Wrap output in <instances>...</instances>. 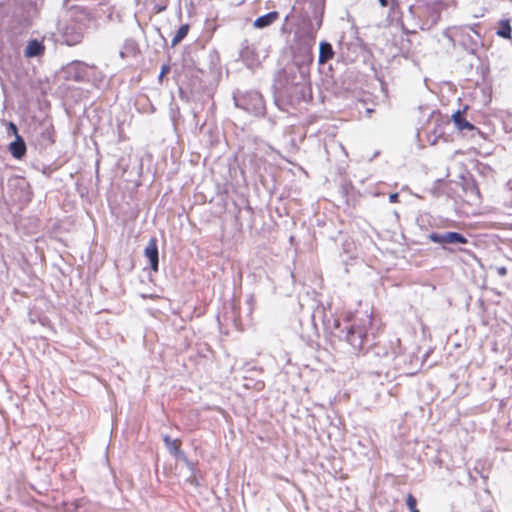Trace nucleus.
<instances>
[{"label": "nucleus", "instance_id": "obj_1", "mask_svg": "<svg viewBox=\"0 0 512 512\" xmlns=\"http://www.w3.org/2000/svg\"><path fill=\"white\" fill-rule=\"evenodd\" d=\"M312 62V54L307 49L301 62L295 60L288 63L277 75L275 87L290 103H298L306 100L310 93L309 64Z\"/></svg>", "mask_w": 512, "mask_h": 512}, {"label": "nucleus", "instance_id": "obj_2", "mask_svg": "<svg viewBox=\"0 0 512 512\" xmlns=\"http://www.w3.org/2000/svg\"><path fill=\"white\" fill-rule=\"evenodd\" d=\"M371 323V315L365 314L361 318L356 317L352 324L345 327L346 331L342 338L352 347L354 353L363 350L368 343V329Z\"/></svg>", "mask_w": 512, "mask_h": 512}, {"label": "nucleus", "instance_id": "obj_3", "mask_svg": "<svg viewBox=\"0 0 512 512\" xmlns=\"http://www.w3.org/2000/svg\"><path fill=\"white\" fill-rule=\"evenodd\" d=\"M445 35L454 46L459 45L471 54L477 51L481 42L480 34L471 26L451 27Z\"/></svg>", "mask_w": 512, "mask_h": 512}, {"label": "nucleus", "instance_id": "obj_4", "mask_svg": "<svg viewBox=\"0 0 512 512\" xmlns=\"http://www.w3.org/2000/svg\"><path fill=\"white\" fill-rule=\"evenodd\" d=\"M235 105L253 115H262L265 104L262 95L257 91H249L240 95H234Z\"/></svg>", "mask_w": 512, "mask_h": 512}, {"label": "nucleus", "instance_id": "obj_5", "mask_svg": "<svg viewBox=\"0 0 512 512\" xmlns=\"http://www.w3.org/2000/svg\"><path fill=\"white\" fill-rule=\"evenodd\" d=\"M418 13L419 17L422 19L420 28L422 30H429L435 26L440 19L441 3L435 1L425 3L418 8Z\"/></svg>", "mask_w": 512, "mask_h": 512}, {"label": "nucleus", "instance_id": "obj_6", "mask_svg": "<svg viewBox=\"0 0 512 512\" xmlns=\"http://www.w3.org/2000/svg\"><path fill=\"white\" fill-rule=\"evenodd\" d=\"M61 40L68 46L79 44L84 35V29L81 24L71 22L60 28Z\"/></svg>", "mask_w": 512, "mask_h": 512}, {"label": "nucleus", "instance_id": "obj_7", "mask_svg": "<svg viewBox=\"0 0 512 512\" xmlns=\"http://www.w3.org/2000/svg\"><path fill=\"white\" fill-rule=\"evenodd\" d=\"M89 71L90 69L88 64L75 61L67 65L65 69L66 79L76 82H85L89 78Z\"/></svg>", "mask_w": 512, "mask_h": 512}, {"label": "nucleus", "instance_id": "obj_8", "mask_svg": "<svg viewBox=\"0 0 512 512\" xmlns=\"http://www.w3.org/2000/svg\"><path fill=\"white\" fill-rule=\"evenodd\" d=\"M429 239L438 244H466L468 242L467 238L458 232L449 231L444 233H431L429 234Z\"/></svg>", "mask_w": 512, "mask_h": 512}, {"label": "nucleus", "instance_id": "obj_9", "mask_svg": "<svg viewBox=\"0 0 512 512\" xmlns=\"http://www.w3.org/2000/svg\"><path fill=\"white\" fill-rule=\"evenodd\" d=\"M323 21V8L315 9L313 11L312 20L310 21L308 30H307V40H308V49L311 50V47L315 40V35L317 31L321 28Z\"/></svg>", "mask_w": 512, "mask_h": 512}, {"label": "nucleus", "instance_id": "obj_10", "mask_svg": "<svg viewBox=\"0 0 512 512\" xmlns=\"http://www.w3.org/2000/svg\"><path fill=\"white\" fill-rule=\"evenodd\" d=\"M463 113H464V111L457 110L456 112L453 113V115L451 117V119L454 122L456 128L459 131L469 130V131H473V132H475L477 134H480L481 133L480 130L477 127H475L472 123L467 121L463 117Z\"/></svg>", "mask_w": 512, "mask_h": 512}, {"label": "nucleus", "instance_id": "obj_11", "mask_svg": "<svg viewBox=\"0 0 512 512\" xmlns=\"http://www.w3.org/2000/svg\"><path fill=\"white\" fill-rule=\"evenodd\" d=\"M145 256L149 259L151 268L153 271L158 270L159 257H158V247L157 241L155 238H151L144 250Z\"/></svg>", "mask_w": 512, "mask_h": 512}, {"label": "nucleus", "instance_id": "obj_12", "mask_svg": "<svg viewBox=\"0 0 512 512\" xmlns=\"http://www.w3.org/2000/svg\"><path fill=\"white\" fill-rule=\"evenodd\" d=\"M45 47L43 43L37 39L28 41L27 46L24 50V55L27 58H33L43 55Z\"/></svg>", "mask_w": 512, "mask_h": 512}, {"label": "nucleus", "instance_id": "obj_13", "mask_svg": "<svg viewBox=\"0 0 512 512\" xmlns=\"http://www.w3.org/2000/svg\"><path fill=\"white\" fill-rule=\"evenodd\" d=\"M334 50L332 45L327 41H322L319 44V56H318V62L320 65L326 64L328 61L333 59L334 57Z\"/></svg>", "mask_w": 512, "mask_h": 512}, {"label": "nucleus", "instance_id": "obj_14", "mask_svg": "<svg viewBox=\"0 0 512 512\" xmlns=\"http://www.w3.org/2000/svg\"><path fill=\"white\" fill-rule=\"evenodd\" d=\"M9 150L14 158L21 159L26 153V144L19 135H16V139L10 143Z\"/></svg>", "mask_w": 512, "mask_h": 512}, {"label": "nucleus", "instance_id": "obj_15", "mask_svg": "<svg viewBox=\"0 0 512 512\" xmlns=\"http://www.w3.org/2000/svg\"><path fill=\"white\" fill-rule=\"evenodd\" d=\"M278 17H279V13L277 11H271L265 15L258 17L254 21L253 25L255 28L262 29V28L268 27L271 24H273L278 19Z\"/></svg>", "mask_w": 512, "mask_h": 512}, {"label": "nucleus", "instance_id": "obj_16", "mask_svg": "<svg viewBox=\"0 0 512 512\" xmlns=\"http://www.w3.org/2000/svg\"><path fill=\"white\" fill-rule=\"evenodd\" d=\"M89 69V78L86 82L92 83L97 88L102 87L105 81V75L95 66L89 65Z\"/></svg>", "mask_w": 512, "mask_h": 512}, {"label": "nucleus", "instance_id": "obj_17", "mask_svg": "<svg viewBox=\"0 0 512 512\" xmlns=\"http://www.w3.org/2000/svg\"><path fill=\"white\" fill-rule=\"evenodd\" d=\"M511 25L510 21L508 19H501L498 22V28L496 31V34L504 39H510L511 38Z\"/></svg>", "mask_w": 512, "mask_h": 512}, {"label": "nucleus", "instance_id": "obj_18", "mask_svg": "<svg viewBox=\"0 0 512 512\" xmlns=\"http://www.w3.org/2000/svg\"><path fill=\"white\" fill-rule=\"evenodd\" d=\"M136 51H137V43H136V41L133 40V39H127V40H125L123 48L120 51V56L122 58H125V57H127L129 55L136 54Z\"/></svg>", "mask_w": 512, "mask_h": 512}, {"label": "nucleus", "instance_id": "obj_19", "mask_svg": "<svg viewBox=\"0 0 512 512\" xmlns=\"http://www.w3.org/2000/svg\"><path fill=\"white\" fill-rule=\"evenodd\" d=\"M188 31H189V26L187 24L181 25L172 38V41H171L172 46H175L179 42H181L188 34Z\"/></svg>", "mask_w": 512, "mask_h": 512}, {"label": "nucleus", "instance_id": "obj_20", "mask_svg": "<svg viewBox=\"0 0 512 512\" xmlns=\"http://www.w3.org/2000/svg\"><path fill=\"white\" fill-rule=\"evenodd\" d=\"M181 441L179 439H175L173 442H171L169 445L166 446L170 454L178 458L183 451L180 449Z\"/></svg>", "mask_w": 512, "mask_h": 512}, {"label": "nucleus", "instance_id": "obj_21", "mask_svg": "<svg viewBox=\"0 0 512 512\" xmlns=\"http://www.w3.org/2000/svg\"><path fill=\"white\" fill-rule=\"evenodd\" d=\"M406 505L410 512H418L417 500L412 494H408L406 497Z\"/></svg>", "mask_w": 512, "mask_h": 512}, {"label": "nucleus", "instance_id": "obj_22", "mask_svg": "<svg viewBox=\"0 0 512 512\" xmlns=\"http://www.w3.org/2000/svg\"><path fill=\"white\" fill-rule=\"evenodd\" d=\"M177 459L183 461L185 463V465L187 466V468L191 471V473L193 474L194 473V469H195V463H193L192 461H190L187 456L185 455V453L183 452Z\"/></svg>", "mask_w": 512, "mask_h": 512}, {"label": "nucleus", "instance_id": "obj_23", "mask_svg": "<svg viewBox=\"0 0 512 512\" xmlns=\"http://www.w3.org/2000/svg\"><path fill=\"white\" fill-rule=\"evenodd\" d=\"M340 326H341V323H340V320L339 319H334L333 320V329H332V333H334L335 335H337L338 337L342 338V334H344V331L343 330H340V333L337 334V330L340 329Z\"/></svg>", "mask_w": 512, "mask_h": 512}, {"label": "nucleus", "instance_id": "obj_24", "mask_svg": "<svg viewBox=\"0 0 512 512\" xmlns=\"http://www.w3.org/2000/svg\"><path fill=\"white\" fill-rule=\"evenodd\" d=\"M433 134L435 135L434 140L431 142L433 145L436 144L437 138L441 137L443 134L442 125L437 124L433 130Z\"/></svg>", "mask_w": 512, "mask_h": 512}, {"label": "nucleus", "instance_id": "obj_25", "mask_svg": "<svg viewBox=\"0 0 512 512\" xmlns=\"http://www.w3.org/2000/svg\"><path fill=\"white\" fill-rule=\"evenodd\" d=\"M42 137L43 139H45L49 144H52L54 142L53 138H52V133L46 129L45 131L42 132Z\"/></svg>", "mask_w": 512, "mask_h": 512}, {"label": "nucleus", "instance_id": "obj_26", "mask_svg": "<svg viewBox=\"0 0 512 512\" xmlns=\"http://www.w3.org/2000/svg\"><path fill=\"white\" fill-rule=\"evenodd\" d=\"M169 71H170V66L169 65H163L161 67V71H160V74L158 76V79L161 81L162 78L164 77V75L167 74Z\"/></svg>", "mask_w": 512, "mask_h": 512}, {"label": "nucleus", "instance_id": "obj_27", "mask_svg": "<svg viewBox=\"0 0 512 512\" xmlns=\"http://www.w3.org/2000/svg\"><path fill=\"white\" fill-rule=\"evenodd\" d=\"M469 191L474 196L475 200L480 198L479 190L475 185H472L471 187H469Z\"/></svg>", "mask_w": 512, "mask_h": 512}, {"label": "nucleus", "instance_id": "obj_28", "mask_svg": "<svg viewBox=\"0 0 512 512\" xmlns=\"http://www.w3.org/2000/svg\"><path fill=\"white\" fill-rule=\"evenodd\" d=\"M496 271L500 277H505L507 275V268L505 266L496 267Z\"/></svg>", "mask_w": 512, "mask_h": 512}, {"label": "nucleus", "instance_id": "obj_29", "mask_svg": "<svg viewBox=\"0 0 512 512\" xmlns=\"http://www.w3.org/2000/svg\"><path fill=\"white\" fill-rule=\"evenodd\" d=\"M247 304L249 305V307H250V312H251V311H252V309H253V306H254V304H255V297H254V295H253V294L248 295V297H247Z\"/></svg>", "mask_w": 512, "mask_h": 512}, {"label": "nucleus", "instance_id": "obj_30", "mask_svg": "<svg viewBox=\"0 0 512 512\" xmlns=\"http://www.w3.org/2000/svg\"><path fill=\"white\" fill-rule=\"evenodd\" d=\"M175 439H172L169 435L163 436V442L165 446L169 445L171 442H173Z\"/></svg>", "mask_w": 512, "mask_h": 512}, {"label": "nucleus", "instance_id": "obj_31", "mask_svg": "<svg viewBox=\"0 0 512 512\" xmlns=\"http://www.w3.org/2000/svg\"><path fill=\"white\" fill-rule=\"evenodd\" d=\"M175 439H172L169 435L163 436V442L165 446L169 445L171 442H173Z\"/></svg>", "mask_w": 512, "mask_h": 512}, {"label": "nucleus", "instance_id": "obj_32", "mask_svg": "<svg viewBox=\"0 0 512 512\" xmlns=\"http://www.w3.org/2000/svg\"><path fill=\"white\" fill-rule=\"evenodd\" d=\"M398 198H399V195L398 193H392L390 194L389 196V201L394 203V202H397L398 201Z\"/></svg>", "mask_w": 512, "mask_h": 512}, {"label": "nucleus", "instance_id": "obj_33", "mask_svg": "<svg viewBox=\"0 0 512 512\" xmlns=\"http://www.w3.org/2000/svg\"><path fill=\"white\" fill-rule=\"evenodd\" d=\"M393 0H378L379 4L382 6V7H388L390 2H392Z\"/></svg>", "mask_w": 512, "mask_h": 512}, {"label": "nucleus", "instance_id": "obj_34", "mask_svg": "<svg viewBox=\"0 0 512 512\" xmlns=\"http://www.w3.org/2000/svg\"><path fill=\"white\" fill-rule=\"evenodd\" d=\"M10 128L11 130H13L15 133L17 132V127L15 124H13L12 122L10 123Z\"/></svg>", "mask_w": 512, "mask_h": 512}, {"label": "nucleus", "instance_id": "obj_35", "mask_svg": "<svg viewBox=\"0 0 512 512\" xmlns=\"http://www.w3.org/2000/svg\"><path fill=\"white\" fill-rule=\"evenodd\" d=\"M247 51H248V48L244 49V50L241 52L242 57H245V54L247 53Z\"/></svg>", "mask_w": 512, "mask_h": 512}, {"label": "nucleus", "instance_id": "obj_36", "mask_svg": "<svg viewBox=\"0 0 512 512\" xmlns=\"http://www.w3.org/2000/svg\"><path fill=\"white\" fill-rule=\"evenodd\" d=\"M191 482L197 485V481H196V478L194 476L192 477Z\"/></svg>", "mask_w": 512, "mask_h": 512}]
</instances>
